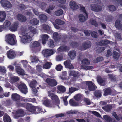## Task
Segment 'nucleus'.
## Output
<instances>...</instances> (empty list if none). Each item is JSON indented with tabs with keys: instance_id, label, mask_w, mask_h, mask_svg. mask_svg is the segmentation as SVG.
<instances>
[{
	"instance_id": "f257e3e1",
	"label": "nucleus",
	"mask_w": 122,
	"mask_h": 122,
	"mask_svg": "<svg viewBox=\"0 0 122 122\" xmlns=\"http://www.w3.org/2000/svg\"><path fill=\"white\" fill-rule=\"evenodd\" d=\"M15 36L13 34H9L5 36L6 41L9 44L14 45L16 42Z\"/></svg>"
},
{
	"instance_id": "f03ea898",
	"label": "nucleus",
	"mask_w": 122,
	"mask_h": 122,
	"mask_svg": "<svg viewBox=\"0 0 122 122\" xmlns=\"http://www.w3.org/2000/svg\"><path fill=\"white\" fill-rule=\"evenodd\" d=\"M32 36L33 35H30V33L24 34L23 35L22 38L21 39V42L24 44L29 43L31 41Z\"/></svg>"
},
{
	"instance_id": "7ed1b4c3",
	"label": "nucleus",
	"mask_w": 122,
	"mask_h": 122,
	"mask_svg": "<svg viewBox=\"0 0 122 122\" xmlns=\"http://www.w3.org/2000/svg\"><path fill=\"white\" fill-rule=\"evenodd\" d=\"M44 57H48L54 53V51L51 49H46L43 50L42 52Z\"/></svg>"
},
{
	"instance_id": "20e7f679",
	"label": "nucleus",
	"mask_w": 122,
	"mask_h": 122,
	"mask_svg": "<svg viewBox=\"0 0 122 122\" xmlns=\"http://www.w3.org/2000/svg\"><path fill=\"white\" fill-rule=\"evenodd\" d=\"M46 97H44V100L43 102V104L46 107H54V104L49 100L46 99Z\"/></svg>"
},
{
	"instance_id": "39448f33",
	"label": "nucleus",
	"mask_w": 122,
	"mask_h": 122,
	"mask_svg": "<svg viewBox=\"0 0 122 122\" xmlns=\"http://www.w3.org/2000/svg\"><path fill=\"white\" fill-rule=\"evenodd\" d=\"M90 7L91 9L95 12H98L101 11L102 9V7L98 5L92 4H91Z\"/></svg>"
},
{
	"instance_id": "423d86ee",
	"label": "nucleus",
	"mask_w": 122,
	"mask_h": 122,
	"mask_svg": "<svg viewBox=\"0 0 122 122\" xmlns=\"http://www.w3.org/2000/svg\"><path fill=\"white\" fill-rule=\"evenodd\" d=\"M18 87L21 92L25 94H26L27 92V88L24 84L20 83L18 84Z\"/></svg>"
},
{
	"instance_id": "0eeeda50",
	"label": "nucleus",
	"mask_w": 122,
	"mask_h": 122,
	"mask_svg": "<svg viewBox=\"0 0 122 122\" xmlns=\"http://www.w3.org/2000/svg\"><path fill=\"white\" fill-rule=\"evenodd\" d=\"M46 81L48 84L51 86L54 87L57 85V82L55 79L47 78Z\"/></svg>"
},
{
	"instance_id": "6e6552de",
	"label": "nucleus",
	"mask_w": 122,
	"mask_h": 122,
	"mask_svg": "<svg viewBox=\"0 0 122 122\" xmlns=\"http://www.w3.org/2000/svg\"><path fill=\"white\" fill-rule=\"evenodd\" d=\"M28 111L33 113L35 112V114H37L41 112V109L39 107H35L30 108V109H28Z\"/></svg>"
},
{
	"instance_id": "1a4fd4ad",
	"label": "nucleus",
	"mask_w": 122,
	"mask_h": 122,
	"mask_svg": "<svg viewBox=\"0 0 122 122\" xmlns=\"http://www.w3.org/2000/svg\"><path fill=\"white\" fill-rule=\"evenodd\" d=\"M78 17L81 22H83L87 19L88 17L87 14H85V15L82 14H80L78 15Z\"/></svg>"
},
{
	"instance_id": "9d476101",
	"label": "nucleus",
	"mask_w": 122,
	"mask_h": 122,
	"mask_svg": "<svg viewBox=\"0 0 122 122\" xmlns=\"http://www.w3.org/2000/svg\"><path fill=\"white\" fill-rule=\"evenodd\" d=\"M85 83L88 86L89 90L93 91L95 90L96 87L93 84L91 81H87Z\"/></svg>"
},
{
	"instance_id": "9b49d317",
	"label": "nucleus",
	"mask_w": 122,
	"mask_h": 122,
	"mask_svg": "<svg viewBox=\"0 0 122 122\" xmlns=\"http://www.w3.org/2000/svg\"><path fill=\"white\" fill-rule=\"evenodd\" d=\"M24 114V111L21 109L18 110L16 112V113L14 116L15 118H17L19 117H21L23 116Z\"/></svg>"
},
{
	"instance_id": "f8f14e48",
	"label": "nucleus",
	"mask_w": 122,
	"mask_h": 122,
	"mask_svg": "<svg viewBox=\"0 0 122 122\" xmlns=\"http://www.w3.org/2000/svg\"><path fill=\"white\" fill-rule=\"evenodd\" d=\"M48 96L51 98V99L53 101H56L58 102H59L58 96L54 93H51L50 91H48Z\"/></svg>"
},
{
	"instance_id": "ddd939ff",
	"label": "nucleus",
	"mask_w": 122,
	"mask_h": 122,
	"mask_svg": "<svg viewBox=\"0 0 122 122\" xmlns=\"http://www.w3.org/2000/svg\"><path fill=\"white\" fill-rule=\"evenodd\" d=\"M91 43L90 41H86L82 44V46L83 48L80 49L82 50H85L91 47Z\"/></svg>"
},
{
	"instance_id": "4468645a",
	"label": "nucleus",
	"mask_w": 122,
	"mask_h": 122,
	"mask_svg": "<svg viewBox=\"0 0 122 122\" xmlns=\"http://www.w3.org/2000/svg\"><path fill=\"white\" fill-rule=\"evenodd\" d=\"M69 6L70 8L73 10H76L79 8L77 3L73 1H71L70 2Z\"/></svg>"
},
{
	"instance_id": "2eb2a0df",
	"label": "nucleus",
	"mask_w": 122,
	"mask_h": 122,
	"mask_svg": "<svg viewBox=\"0 0 122 122\" xmlns=\"http://www.w3.org/2000/svg\"><path fill=\"white\" fill-rule=\"evenodd\" d=\"M1 4L4 7L10 8L12 6L11 4L6 0H2L1 1Z\"/></svg>"
},
{
	"instance_id": "dca6fc26",
	"label": "nucleus",
	"mask_w": 122,
	"mask_h": 122,
	"mask_svg": "<svg viewBox=\"0 0 122 122\" xmlns=\"http://www.w3.org/2000/svg\"><path fill=\"white\" fill-rule=\"evenodd\" d=\"M7 54V56L9 59H13L16 56V54L14 51L11 50L8 51Z\"/></svg>"
},
{
	"instance_id": "f3484780",
	"label": "nucleus",
	"mask_w": 122,
	"mask_h": 122,
	"mask_svg": "<svg viewBox=\"0 0 122 122\" xmlns=\"http://www.w3.org/2000/svg\"><path fill=\"white\" fill-rule=\"evenodd\" d=\"M17 19L19 21L23 22H25L27 19L25 16L21 14L18 15L17 16Z\"/></svg>"
},
{
	"instance_id": "a211bd4d",
	"label": "nucleus",
	"mask_w": 122,
	"mask_h": 122,
	"mask_svg": "<svg viewBox=\"0 0 122 122\" xmlns=\"http://www.w3.org/2000/svg\"><path fill=\"white\" fill-rule=\"evenodd\" d=\"M42 38V42L43 45H45L46 43V41H47L49 36L46 34H43L41 35Z\"/></svg>"
},
{
	"instance_id": "6ab92c4d",
	"label": "nucleus",
	"mask_w": 122,
	"mask_h": 122,
	"mask_svg": "<svg viewBox=\"0 0 122 122\" xmlns=\"http://www.w3.org/2000/svg\"><path fill=\"white\" fill-rule=\"evenodd\" d=\"M97 81L98 83L101 85L104 86L105 85V81L100 76H97Z\"/></svg>"
},
{
	"instance_id": "aec40b11",
	"label": "nucleus",
	"mask_w": 122,
	"mask_h": 122,
	"mask_svg": "<svg viewBox=\"0 0 122 122\" xmlns=\"http://www.w3.org/2000/svg\"><path fill=\"white\" fill-rule=\"evenodd\" d=\"M16 70L17 73L19 74L24 75L25 74L24 70L20 66H16Z\"/></svg>"
},
{
	"instance_id": "412c9836",
	"label": "nucleus",
	"mask_w": 122,
	"mask_h": 122,
	"mask_svg": "<svg viewBox=\"0 0 122 122\" xmlns=\"http://www.w3.org/2000/svg\"><path fill=\"white\" fill-rule=\"evenodd\" d=\"M6 16V13L4 11L0 12V22H2L5 20Z\"/></svg>"
},
{
	"instance_id": "4be33fe9",
	"label": "nucleus",
	"mask_w": 122,
	"mask_h": 122,
	"mask_svg": "<svg viewBox=\"0 0 122 122\" xmlns=\"http://www.w3.org/2000/svg\"><path fill=\"white\" fill-rule=\"evenodd\" d=\"M40 45V43L38 41L31 42L30 44V47H36L39 46Z\"/></svg>"
},
{
	"instance_id": "5701e85b",
	"label": "nucleus",
	"mask_w": 122,
	"mask_h": 122,
	"mask_svg": "<svg viewBox=\"0 0 122 122\" xmlns=\"http://www.w3.org/2000/svg\"><path fill=\"white\" fill-rule=\"evenodd\" d=\"M18 25V23L17 22L14 23L10 28V30L12 31H16Z\"/></svg>"
},
{
	"instance_id": "b1692460",
	"label": "nucleus",
	"mask_w": 122,
	"mask_h": 122,
	"mask_svg": "<svg viewBox=\"0 0 122 122\" xmlns=\"http://www.w3.org/2000/svg\"><path fill=\"white\" fill-rule=\"evenodd\" d=\"M68 55L71 59H73L76 56V52L74 50L70 51L68 52Z\"/></svg>"
},
{
	"instance_id": "393cba45",
	"label": "nucleus",
	"mask_w": 122,
	"mask_h": 122,
	"mask_svg": "<svg viewBox=\"0 0 122 122\" xmlns=\"http://www.w3.org/2000/svg\"><path fill=\"white\" fill-rule=\"evenodd\" d=\"M70 76H73L74 77H78L80 75V74L77 72L74 71H71L69 72Z\"/></svg>"
},
{
	"instance_id": "a878e982",
	"label": "nucleus",
	"mask_w": 122,
	"mask_h": 122,
	"mask_svg": "<svg viewBox=\"0 0 122 122\" xmlns=\"http://www.w3.org/2000/svg\"><path fill=\"white\" fill-rule=\"evenodd\" d=\"M20 96L17 93L13 94L12 95V98L13 101L18 100L20 99Z\"/></svg>"
},
{
	"instance_id": "bb28decb",
	"label": "nucleus",
	"mask_w": 122,
	"mask_h": 122,
	"mask_svg": "<svg viewBox=\"0 0 122 122\" xmlns=\"http://www.w3.org/2000/svg\"><path fill=\"white\" fill-rule=\"evenodd\" d=\"M3 120L4 122H11V119L10 117L7 114L4 115Z\"/></svg>"
},
{
	"instance_id": "cd10ccee",
	"label": "nucleus",
	"mask_w": 122,
	"mask_h": 122,
	"mask_svg": "<svg viewBox=\"0 0 122 122\" xmlns=\"http://www.w3.org/2000/svg\"><path fill=\"white\" fill-rule=\"evenodd\" d=\"M39 17L41 21L42 22H46L47 19V17L46 16L43 14L39 15Z\"/></svg>"
},
{
	"instance_id": "c85d7f7f",
	"label": "nucleus",
	"mask_w": 122,
	"mask_h": 122,
	"mask_svg": "<svg viewBox=\"0 0 122 122\" xmlns=\"http://www.w3.org/2000/svg\"><path fill=\"white\" fill-rule=\"evenodd\" d=\"M53 38L56 41H57L60 39L61 36L58 34L56 32L54 33H53Z\"/></svg>"
},
{
	"instance_id": "c756f323",
	"label": "nucleus",
	"mask_w": 122,
	"mask_h": 122,
	"mask_svg": "<svg viewBox=\"0 0 122 122\" xmlns=\"http://www.w3.org/2000/svg\"><path fill=\"white\" fill-rule=\"evenodd\" d=\"M58 90L61 93H63L66 91L65 88L63 86L58 85L57 86Z\"/></svg>"
},
{
	"instance_id": "7c9ffc66",
	"label": "nucleus",
	"mask_w": 122,
	"mask_h": 122,
	"mask_svg": "<svg viewBox=\"0 0 122 122\" xmlns=\"http://www.w3.org/2000/svg\"><path fill=\"white\" fill-rule=\"evenodd\" d=\"M82 95L80 94H76L74 97V98L77 101L80 100L82 99Z\"/></svg>"
},
{
	"instance_id": "2f4dec72",
	"label": "nucleus",
	"mask_w": 122,
	"mask_h": 122,
	"mask_svg": "<svg viewBox=\"0 0 122 122\" xmlns=\"http://www.w3.org/2000/svg\"><path fill=\"white\" fill-rule=\"evenodd\" d=\"M37 85H38V84L36 81L33 80L30 83L29 86L31 88H33L36 87Z\"/></svg>"
},
{
	"instance_id": "473e14b6",
	"label": "nucleus",
	"mask_w": 122,
	"mask_h": 122,
	"mask_svg": "<svg viewBox=\"0 0 122 122\" xmlns=\"http://www.w3.org/2000/svg\"><path fill=\"white\" fill-rule=\"evenodd\" d=\"M10 79V82L12 83L17 82L19 80V77L17 76L11 77Z\"/></svg>"
},
{
	"instance_id": "72a5a7b5",
	"label": "nucleus",
	"mask_w": 122,
	"mask_h": 122,
	"mask_svg": "<svg viewBox=\"0 0 122 122\" xmlns=\"http://www.w3.org/2000/svg\"><path fill=\"white\" fill-rule=\"evenodd\" d=\"M67 50V47L65 46H61L57 49L58 51L60 52H63L64 51H66Z\"/></svg>"
},
{
	"instance_id": "f704fd0d",
	"label": "nucleus",
	"mask_w": 122,
	"mask_h": 122,
	"mask_svg": "<svg viewBox=\"0 0 122 122\" xmlns=\"http://www.w3.org/2000/svg\"><path fill=\"white\" fill-rule=\"evenodd\" d=\"M112 108V107L110 105L102 107L103 109L105 111L107 112L110 111Z\"/></svg>"
},
{
	"instance_id": "c9c22d12",
	"label": "nucleus",
	"mask_w": 122,
	"mask_h": 122,
	"mask_svg": "<svg viewBox=\"0 0 122 122\" xmlns=\"http://www.w3.org/2000/svg\"><path fill=\"white\" fill-rule=\"evenodd\" d=\"M11 25V23L8 21H5L4 23L3 26L4 28H9Z\"/></svg>"
},
{
	"instance_id": "e433bc0d",
	"label": "nucleus",
	"mask_w": 122,
	"mask_h": 122,
	"mask_svg": "<svg viewBox=\"0 0 122 122\" xmlns=\"http://www.w3.org/2000/svg\"><path fill=\"white\" fill-rule=\"evenodd\" d=\"M52 63L51 62H47L43 65V67L46 69H48L51 67Z\"/></svg>"
},
{
	"instance_id": "4c0bfd02",
	"label": "nucleus",
	"mask_w": 122,
	"mask_h": 122,
	"mask_svg": "<svg viewBox=\"0 0 122 122\" xmlns=\"http://www.w3.org/2000/svg\"><path fill=\"white\" fill-rule=\"evenodd\" d=\"M70 105L72 106H77L78 105V103L76 102L73 99H70L69 101Z\"/></svg>"
},
{
	"instance_id": "58836bf2",
	"label": "nucleus",
	"mask_w": 122,
	"mask_h": 122,
	"mask_svg": "<svg viewBox=\"0 0 122 122\" xmlns=\"http://www.w3.org/2000/svg\"><path fill=\"white\" fill-rule=\"evenodd\" d=\"M120 20H117L115 22V26L118 29H120L122 26V25L120 23Z\"/></svg>"
},
{
	"instance_id": "ea45409f",
	"label": "nucleus",
	"mask_w": 122,
	"mask_h": 122,
	"mask_svg": "<svg viewBox=\"0 0 122 122\" xmlns=\"http://www.w3.org/2000/svg\"><path fill=\"white\" fill-rule=\"evenodd\" d=\"M82 64L83 65H88L90 63V61L87 59L85 58L81 61Z\"/></svg>"
},
{
	"instance_id": "a19ab883",
	"label": "nucleus",
	"mask_w": 122,
	"mask_h": 122,
	"mask_svg": "<svg viewBox=\"0 0 122 122\" xmlns=\"http://www.w3.org/2000/svg\"><path fill=\"white\" fill-rule=\"evenodd\" d=\"M30 22L32 25H35L38 24L39 20L36 19L34 18L30 20Z\"/></svg>"
},
{
	"instance_id": "79ce46f5",
	"label": "nucleus",
	"mask_w": 122,
	"mask_h": 122,
	"mask_svg": "<svg viewBox=\"0 0 122 122\" xmlns=\"http://www.w3.org/2000/svg\"><path fill=\"white\" fill-rule=\"evenodd\" d=\"M29 30H30V33H32V35H33V34L36 33L37 32V30L36 29L32 27H30L29 28Z\"/></svg>"
},
{
	"instance_id": "37998d69",
	"label": "nucleus",
	"mask_w": 122,
	"mask_h": 122,
	"mask_svg": "<svg viewBox=\"0 0 122 122\" xmlns=\"http://www.w3.org/2000/svg\"><path fill=\"white\" fill-rule=\"evenodd\" d=\"M103 117L106 122H112V119L109 116L105 115Z\"/></svg>"
},
{
	"instance_id": "c03bdc74",
	"label": "nucleus",
	"mask_w": 122,
	"mask_h": 122,
	"mask_svg": "<svg viewBox=\"0 0 122 122\" xmlns=\"http://www.w3.org/2000/svg\"><path fill=\"white\" fill-rule=\"evenodd\" d=\"M54 41L51 40H49L48 43L49 46L50 47L53 48L54 47Z\"/></svg>"
},
{
	"instance_id": "a18cd8bd",
	"label": "nucleus",
	"mask_w": 122,
	"mask_h": 122,
	"mask_svg": "<svg viewBox=\"0 0 122 122\" xmlns=\"http://www.w3.org/2000/svg\"><path fill=\"white\" fill-rule=\"evenodd\" d=\"M111 91L110 89H106L104 91V94L105 96L110 95L111 94Z\"/></svg>"
},
{
	"instance_id": "49530a36",
	"label": "nucleus",
	"mask_w": 122,
	"mask_h": 122,
	"mask_svg": "<svg viewBox=\"0 0 122 122\" xmlns=\"http://www.w3.org/2000/svg\"><path fill=\"white\" fill-rule=\"evenodd\" d=\"M109 41L107 40H102L101 41L100 43L102 44V45H106L110 43Z\"/></svg>"
},
{
	"instance_id": "de8ad7c7",
	"label": "nucleus",
	"mask_w": 122,
	"mask_h": 122,
	"mask_svg": "<svg viewBox=\"0 0 122 122\" xmlns=\"http://www.w3.org/2000/svg\"><path fill=\"white\" fill-rule=\"evenodd\" d=\"M90 22L92 25H94L96 27H97L98 26V25L96 22V21L93 19H90Z\"/></svg>"
},
{
	"instance_id": "09e8293b",
	"label": "nucleus",
	"mask_w": 122,
	"mask_h": 122,
	"mask_svg": "<svg viewBox=\"0 0 122 122\" xmlns=\"http://www.w3.org/2000/svg\"><path fill=\"white\" fill-rule=\"evenodd\" d=\"M113 58L116 59H117L119 57V55L118 53L116 51H114L113 54Z\"/></svg>"
},
{
	"instance_id": "8fccbe9b",
	"label": "nucleus",
	"mask_w": 122,
	"mask_h": 122,
	"mask_svg": "<svg viewBox=\"0 0 122 122\" xmlns=\"http://www.w3.org/2000/svg\"><path fill=\"white\" fill-rule=\"evenodd\" d=\"M63 11L61 9H60L55 12V14L57 16H59L62 15Z\"/></svg>"
},
{
	"instance_id": "3c124183",
	"label": "nucleus",
	"mask_w": 122,
	"mask_h": 122,
	"mask_svg": "<svg viewBox=\"0 0 122 122\" xmlns=\"http://www.w3.org/2000/svg\"><path fill=\"white\" fill-rule=\"evenodd\" d=\"M56 23L59 25H62L64 23V21L59 19H56Z\"/></svg>"
},
{
	"instance_id": "603ef678",
	"label": "nucleus",
	"mask_w": 122,
	"mask_h": 122,
	"mask_svg": "<svg viewBox=\"0 0 122 122\" xmlns=\"http://www.w3.org/2000/svg\"><path fill=\"white\" fill-rule=\"evenodd\" d=\"M103 59L102 57H99L96 58L93 61V62L96 63L102 61Z\"/></svg>"
},
{
	"instance_id": "864d4df0",
	"label": "nucleus",
	"mask_w": 122,
	"mask_h": 122,
	"mask_svg": "<svg viewBox=\"0 0 122 122\" xmlns=\"http://www.w3.org/2000/svg\"><path fill=\"white\" fill-rule=\"evenodd\" d=\"M44 30L47 31H49L50 30V28L49 26L46 24H43L42 26Z\"/></svg>"
},
{
	"instance_id": "5fc2aeb1",
	"label": "nucleus",
	"mask_w": 122,
	"mask_h": 122,
	"mask_svg": "<svg viewBox=\"0 0 122 122\" xmlns=\"http://www.w3.org/2000/svg\"><path fill=\"white\" fill-rule=\"evenodd\" d=\"M32 60V62H36L39 61L38 58L36 56H32L31 58Z\"/></svg>"
},
{
	"instance_id": "6e6d98bb",
	"label": "nucleus",
	"mask_w": 122,
	"mask_h": 122,
	"mask_svg": "<svg viewBox=\"0 0 122 122\" xmlns=\"http://www.w3.org/2000/svg\"><path fill=\"white\" fill-rule=\"evenodd\" d=\"M26 26L22 25L20 28V32L21 33L24 32L26 31Z\"/></svg>"
},
{
	"instance_id": "4d7b16f0",
	"label": "nucleus",
	"mask_w": 122,
	"mask_h": 122,
	"mask_svg": "<svg viewBox=\"0 0 122 122\" xmlns=\"http://www.w3.org/2000/svg\"><path fill=\"white\" fill-rule=\"evenodd\" d=\"M63 66H61V64L57 65L56 67V69L58 71H61L63 69Z\"/></svg>"
},
{
	"instance_id": "13d9d810",
	"label": "nucleus",
	"mask_w": 122,
	"mask_h": 122,
	"mask_svg": "<svg viewBox=\"0 0 122 122\" xmlns=\"http://www.w3.org/2000/svg\"><path fill=\"white\" fill-rule=\"evenodd\" d=\"M78 89L77 88L74 87H71L69 88V92L70 93H71L74 92L78 90Z\"/></svg>"
},
{
	"instance_id": "bf43d9fd",
	"label": "nucleus",
	"mask_w": 122,
	"mask_h": 122,
	"mask_svg": "<svg viewBox=\"0 0 122 122\" xmlns=\"http://www.w3.org/2000/svg\"><path fill=\"white\" fill-rule=\"evenodd\" d=\"M46 4L43 2L41 3L39 5V6L42 9H44L46 7Z\"/></svg>"
},
{
	"instance_id": "052dcab7",
	"label": "nucleus",
	"mask_w": 122,
	"mask_h": 122,
	"mask_svg": "<svg viewBox=\"0 0 122 122\" xmlns=\"http://www.w3.org/2000/svg\"><path fill=\"white\" fill-rule=\"evenodd\" d=\"M6 70L5 67L3 66H0V71L5 73L6 72Z\"/></svg>"
},
{
	"instance_id": "680f3d73",
	"label": "nucleus",
	"mask_w": 122,
	"mask_h": 122,
	"mask_svg": "<svg viewBox=\"0 0 122 122\" xmlns=\"http://www.w3.org/2000/svg\"><path fill=\"white\" fill-rule=\"evenodd\" d=\"M63 57L61 55H59L56 56V59L57 61H60L61 60Z\"/></svg>"
},
{
	"instance_id": "e2e57ef3",
	"label": "nucleus",
	"mask_w": 122,
	"mask_h": 122,
	"mask_svg": "<svg viewBox=\"0 0 122 122\" xmlns=\"http://www.w3.org/2000/svg\"><path fill=\"white\" fill-rule=\"evenodd\" d=\"M112 116L114 117L118 121L120 120V118L118 117V116L116 112H113L112 113Z\"/></svg>"
},
{
	"instance_id": "0e129e2a",
	"label": "nucleus",
	"mask_w": 122,
	"mask_h": 122,
	"mask_svg": "<svg viewBox=\"0 0 122 122\" xmlns=\"http://www.w3.org/2000/svg\"><path fill=\"white\" fill-rule=\"evenodd\" d=\"M108 8L109 10L111 11H114L116 10L115 6L113 5H110L108 7Z\"/></svg>"
},
{
	"instance_id": "69168bd1",
	"label": "nucleus",
	"mask_w": 122,
	"mask_h": 122,
	"mask_svg": "<svg viewBox=\"0 0 122 122\" xmlns=\"http://www.w3.org/2000/svg\"><path fill=\"white\" fill-rule=\"evenodd\" d=\"M91 35L92 37L94 38H97L98 37L97 33L94 31L92 33Z\"/></svg>"
},
{
	"instance_id": "338daca9",
	"label": "nucleus",
	"mask_w": 122,
	"mask_h": 122,
	"mask_svg": "<svg viewBox=\"0 0 122 122\" xmlns=\"http://www.w3.org/2000/svg\"><path fill=\"white\" fill-rule=\"evenodd\" d=\"M77 112L76 110H71L67 112V113L69 114H76L77 113Z\"/></svg>"
},
{
	"instance_id": "774afa93",
	"label": "nucleus",
	"mask_w": 122,
	"mask_h": 122,
	"mask_svg": "<svg viewBox=\"0 0 122 122\" xmlns=\"http://www.w3.org/2000/svg\"><path fill=\"white\" fill-rule=\"evenodd\" d=\"M68 98V96H66L64 97H63V101L64 102V103L65 105H67L68 104V102L67 100V99Z\"/></svg>"
}]
</instances>
